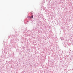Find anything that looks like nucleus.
I'll return each instance as SVG.
<instances>
[{
	"instance_id": "1",
	"label": "nucleus",
	"mask_w": 73,
	"mask_h": 73,
	"mask_svg": "<svg viewBox=\"0 0 73 73\" xmlns=\"http://www.w3.org/2000/svg\"><path fill=\"white\" fill-rule=\"evenodd\" d=\"M31 18L32 19H33V16H32Z\"/></svg>"
}]
</instances>
